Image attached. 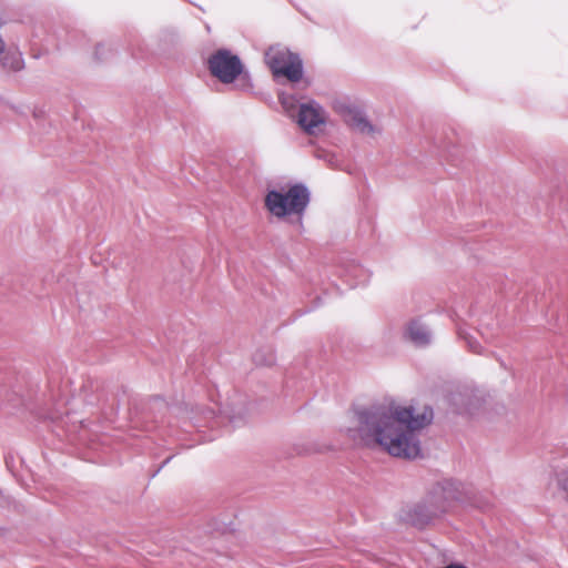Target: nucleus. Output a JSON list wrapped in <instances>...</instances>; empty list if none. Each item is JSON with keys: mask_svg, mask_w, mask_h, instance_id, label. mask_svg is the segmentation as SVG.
Returning a JSON list of instances; mask_svg holds the SVG:
<instances>
[{"mask_svg": "<svg viewBox=\"0 0 568 568\" xmlns=\"http://www.w3.org/2000/svg\"><path fill=\"white\" fill-rule=\"evenodd\" d=\"M113 51L112 47L106 43H98L94 50V58L99 62H103L108 59L109 53Z\"/></svg>", "mask_w": 568, "mask_h": 568, "instance_id": "17", "label": "nucleus"}, {"mask_svg": "<svg viewBox=\"0 0 568 568\" xmlns=\"http://www.w3.org/2000/svg\"><path fill=\"white\" fill-rule=\"evenodd\" d=\"M33 116H36V118H38V116H39V114H38V112H37V111H34V112H33Z\"/></svg>", "mask_w": 568, "mask_h": 568, "instance_id": "28", "label": "nucleus"}, {"mask_svg": "<svg viewBox=\"0 0 568 568\" xmlns=\"http://www.w3.org/2000/svg\"><path fill=\"white\" fill-rule=\"evenodd\" d=\"M202 414H203L204 425L213 427L215 424V419H216L215 410L213 408L205 407V408H203Z\"/></svg>", "mask_w": 568, "mask_h": 568, "instance_id": "19", "label": "nucleus"}, {"mask_svg": "<svg viewBox=\"0 0 568 568\" xmlns=\"http://www.w3.org/2000/svg\"><path fill=\"white\" fill-rule=\"evenodd\" d=\"M458 398L463 403V406L457 409L458 414H476L484 403V396L480 392L465 390L458 394Z\"/></svg>", "mask_w": 568, "mask_h": 568, "instance_id": "13", "label": "nucleus"}, {"mask_svg": "<svg viewBox=\"0 0 568 568\" xmlns=\"http://www.w3.org/2000/svg\"><path fill=\"white\" fill-rule=\"evenodd\" d=\"M278 99H280L281 103H282L284 106H286V100H285L284 94H281V95L278 97Z\"/></svg>", "mask_w": 568, "mask_h": 568, "instance_id": "24", "label": "nucleus"}, {"mask_svg": "<svg viewBox=\"0 0 568 568\" xmlns=\"http://www.w3.org/2000/svg\"><path fill=\"white\" fill-rule=\"evenodd\" d=\"M257 366H272L276 362L274 351L270 346L258 348L252 356Z\"/></svg>", "mask_w": 568, "mask_h": 568, "instance_id": "14", "label": "nucleus"}, {"mask_svg": "<svg viewBox=\"0 0 568 568\" xmlns=\"http://www.w3.org/2000/svg\"><path fill=\"white\" fill-rule=\"evenodd\" d=\"M316 306L314 307H311V308H306L305 311H303L302 313H300V315L302 314H305V313H310L311 311H313Z\"/></svg>", "mask_w": 568, "mask_h": 568, "instance_id": "25", "label": "nucleus"}, {"mask_svg": "<svg viewBox=\"0 0 568 568\" xmlns=\"http://www.w3.org/2000/svg\"><path fill=\"white\" fill-rule=\"evenodd\" d=\"M479 334L481 335V337L486 341V342H489L490 338L493 337V335L488 334L486 331H484L483 328L479 329Z\"/></svg>", "mask_w": 568, "mask_h": 568, "instance_id": "23", "label": "nucleus"}, {"mask_svg": "<svg viewBox=\"0 0 568 568\" xmlns=\"http://www.w3.org/2000/svg\"><path fill=\"white\" fill-rule=\"evenodd\" d=\"M351 412L346 435L353 442L406 460L423 456L419 433L433 423L432 406L416 412L413 405L373 402L353 405Z\"/></svg>", "mask_w": 568, "mask_h": 568, "instance_id": "1", "label": "nucleus"}, {"mask_svg": "<svg viewBox=\"0 0 568 568\" xmlns=\"http://www.w3.org/2000/svg\"><path fill=\"white\" fill-rule=\"evenodd\" d=\"M206 68L210 74L223 84L234 83L237 79L246 81L251 87V78L239 54L231 49L219 48L213 51L207 60Z\"/></svg>", "mask_w": 568, "mask_h": 568, "instance_id": "4", "label": "nucleus"}, {"mask_svg": "<svg viewBox=\"0 0 568 568\" xmlns=\"http://www.w3.org/2000/svg\"><path fill=\"white\" fill-rule=\"evenodd\" d=\"M83 395V402L87 405L95 406L99 404H105L109 398L102 389L101 383L98 379H88L81 387Z\"/></svg>", "mask_w": 568, "mask_h": 568, "instance_id": "12", "label": "nucleus"}, {"mask_svg": "<svg viewBox=\"0 0 568 568\" xmlns=\"http://www.w3.org/2000/svg\"><path fill=\"white\" fill-rule=\"evenodd\" d=\"M173 458V455H170L168 457L164 458V460L160 464V466L151 474V477H155L160 470L168 464L170 463V460Z\"/></svg>", "mask_w": 568, "mask_h": 568, "instance_id": "21", "label": "nucleus"}, {"mask_svg": "<svg viewBox=\"0 0 568 568\" xmlns=\"http://www.w3.org/2000/svg\"><path fill=\"white\" fill-rule=\"evenodd\" d=\"M113 400H116L118 403L120 402V399H119V394H115V395L113 396Z\"/></svg>", "mask_w": 568, "mask_h": 568, "instance_id": "26", "label": "nucleus"}, {"mask_svg": "<svg viewBox=\"0 0 568 568\" xmlns=\"http://www.w3.org/2000/svg\"><path fill=\"white\" fill-rule=\"evenodd\" d=\"M267 64L274 78H286L293 83L303 79L304 64L301 55L288 49L277 50L274 53H266Z\"/></svg>", "mask_w": 568, "mask_h": 568, "instance_id": "5", "label": "nucleus"}, {"mask_svg": "<svg viewBox=\"0 0 568 568\" xmlns=\"http://www.w3.org/2000/svg\"><path fill=\"white\" fill-rule=\"evenodd\" d=\"M338 113L352 130L367 135H373L376 132L375 125L372 124L362 109L351 104H341Z\"/></svg>", "mask_w": 568, "mask_h": 568, "instance_id": "10", "label": "nucleus"}, {"mask_svg": "<svg viewBox=\"0 0 568 568\" xmlns=\"http://www.w3.org/2000/svg\"><path fill=\"white\" fill-rule=\"evenodd\" d=\"M53 433L61 439L72 445L84 444L88 439V430L84 420L77 419L70 412L65 417L54 420Z\"/></svg>", "mask_w": 568, "mask_h": 568, "instance_id": "6", "label": "nucleus"}, {"mask_svg": "<svg viewBox=\"0 0 568 568\" xmlns=\"http://www.w3.org/2000/svg\"><path fill=\"white\" fill-rule=\"evenodd\" d=\"M310 202L311 192L302 182L290 184L286 191L268 189L264 197V206L271 215L277 219L297 215L300 223Z\"/></svg>", "mask_w": 568, "mask_h": 568, "instance_id": "3", "label": "nucleus"}, {"mask_svg": "<svg viewBox=\"0 0 568 568\" xmlns=\"http://www.w3.org/2000/svg\"><path fill=\"white\" fill-rule=\"evenodd\" d=\"M458 336L460 339H463L465 342L467 348L470 352H473L475 354H483V347L475 336H473L471 334H469L468 332H466L463 328H458Z\"/></svg>", "mask_w": 568, "mask_h": 568, "instance_id": "16", "label": "nucleus"}, {"mask_svg": "<svg viewBox=\"0 0 568 568\" xmlns=\"http://www.w3.org/2000/svg\"><path fill=\"white\" fill-rule=\"evenodd\" d=\"M246 413V407H241L237 410L235 408H232L231 412L227 414L230 423H232L234 426H237L241 422L244 420Z\"/></svg>", "mask_w": 568, "mask_h": 568, "instance_id": "18", "label": "nucleus"}, {"mask_svg": "<svg viewBox=\"0 0 568 568\" xmlns=\"http://www.w3.org/2000/svg\"><path fill=\"white\" fill-rule=\"evenodd\" d=\"M3 21L0 18V29ZM24 68V60L22 53L17 47L6 45L2 37L0 36V69L4 72H19Z\"/></svg>", "mask_w": 568, "mask_h": 568, "instance_id": "11", "label": "nucleus"}, {"mask_svg": "<svg viewBox=\"0 0 568 568\" xmlns=\"http://www.w3.org/2000/svg\"><path fill=\"white\" fill-rule=\"evenodd\" d=\"M403 338L417 348H426L433 344L434 332L424 316H415L404 325Z\"/></svg>", "mask_w": 568, "mask_h": 568, "instance_id": "7", "label": "nucleus"}, {"mask_svg": "<svg viewBox=\"0 0 568 568\" xmlns=\"http://www.w3.org/2000/svg\"><path fill=\"white\" fill-rule=\"evenodd\" d=\"M442 568H467L465 565L460 564V562H452L449 565H446Z\"/></svg>", "mask_w": 568, "mask_h": 568, "instance_id": "22", "label": "nucleus"}, {"mask_svg": "<svg viewBox=\"0 0 568 568\" xmlns=\"http://www.w3.org/2000/svg\"><path fill=\"white\" fill-rule=\"evenodd\" d=\"M180 41L179 32L173 28H166L161 30L159 33L160 48L162 50H169L175 47Z\"/></svg>", "mask_w": 568, "mask_h": 568, "instance_id": "15", "label": "nucleus"}, {"mask_svg": "<svg viewBox=\"0 0 568 568\" xmlns=\"http://www.w3.org/2000/svg\"><path fill=\"white\" fill-rule=\"evenodd\" d=\"M455 501L480 509L488 506L477 500L474 493L463 483L445 478L435 483L422 500L404 507L400 519L417 529H425L447 513Z\"/></svg>", "mask_w": 568, "mask_h": 568, "instance_id": "2", "label": "nucleus"}, {"mask_svg": "<svg viewBox=\"0 0 568 568\" xmlns=\"http://www.w3.org/2000/svg\"><path fill=\"white\" fill-rule=\"evenodd\" d=\"M334 267L335 275L342 278L349 288L364 284L368 278L367 270L355 258L341 256Z\"/></svg>", "mask_w": 568, "mask_h": 568, "instance_id": "8", "label": "nucleus"}, {"mask_svg": "<svg viewBox=\"0 0 568 568\" xmlns=\"http://www.w3.org/2000/svg\"><path fill=\"white\" fill-rule=\"evenodd\" d=\"M149 408H166L164 399L160 396L152 397L148 403Z\"/></svg>", "mask_w": 568, "mask_h": 568, "instance_id": "20", "label": "nucleus"}, {"mask_svg": "<svg viewBox=\"0 0 568 568\" xmlns=\"http://www.w3.org/2000/svg\"><path fill=\"white\" fill-rule=\"evenodd\" d=\"M295 121L305 133L313 134L316 128L325 123L323 106L314 100L301 103Z\"/></svg>", "mask_w": 568, "mask_h": 568, "instance_id": "9", "label": "nucleus"}, {"mask_svg": "<svg viewBox=\"0 0 568 568\" xmlns=\"http://www.w3.org/2000/svg\"><path fill=\"white\" fill-rule=\"evenodd\" d=\"M4 531H6V528L0 527V536H2L4 534Z\"/></svg>", "mask_w": 568, "mask_h": 568, "instance_id": "27", "label": "nucleus"}]
</instances>
